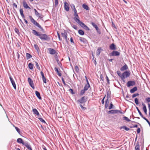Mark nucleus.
I'll use <instances>...</instances> for the list:
<instances>
[{
	"label": "nucleus",
	"mask_w": 150,
	"mask_h": 150,
	"mask_svg": "<svg viewBox=\"0 0 150 150\" xmlns=\"http://www.w3.org/2000/svg\"><path fill=\"white\" fill-rule=\"evenodd\" d=\"M32 33L35 35L38 36L42 41H49L50 40V35L45 34H40L34 30H32Z\"/></svg>",
	"instance_id": "1"
},
{
	"label": "nucleus",
	"mask_w": 150,
	"mask_h": 150,
	"mask_svg": "<svg viewBox=\"0 0 150 150\" xmlns=\"http://www.w3.org/2000/svg\"><path fill=\"white\" fill-rule=\"evenodd\" d=\"M29 18L31 22L34 25L37 26L38 28H39L42 32H45L43 28L41 27L40 25L31 16H29Z\"/></svg>",
	"instance_id": "2"
},
{
	"label": "nucleus",
	"mask_w": 150,
	"mask_h": 150,
	"mask_svg": "<svg viewBox=\"0 0 150 150\" xmlns=\"http://www.w3.org/2000/svg\"><path fill=\"white\" fill-rule=\"evenodd\" d=\"M87 100V97L84 96L81 98V99L78 100L77 102L80 104H83V105L84 106V103L86 102Z\"/></svg>",
	"instance_id": "3"
},
{
	"label": "nucleus",
	"mask_w": 150,
	"mask_h": 150,
	"mask_svg": "<svg viewBox=\"0 0 150 150\" xmlns=\"http://www.w3.org/2000/svg\"><path fill=\"white\" fill-rule=\"evenodd\" d=\"M62 37L65 39L66 42L68 43L69 39L67 38V34L66 30H64L63 32L61 33Z\"/></svg>",
	"instance_id": "4"
},
{
	"label": "nucleus",
	"mask_w": 150,
	"mask_h": 150,
	"mask_svg": "<svg viewBox=\"0 0 150 150\" xmlns=\"http://www.w3.org/2000/svg\"><path fill=\"white\" fill-rule=\"evenodd\" d=\"M91 24L96 29L98 33L99 34H100L101 33V32L97 25L95 23L92 22H91Z\"/></svg>",
	"instance_id": "5"
},
{
	"label": "nucleus",
	"mask_w": 150,
	"mask_h": 150,
	"mask_svg": "<svg viewBox=\"0 0 150 150\" xmlns=\"http://www.w3.org/2000/svg\"><path fill=\"white\" fill-rule=\"evenodd\" d=\"M130 75V73L128 71H126L124 72L122 75V80L123 81H124V79L125 78V77L127 78L129 77Z\"/></svg>",
	"instance_id": "6"
},
{
	"label": "nucleus",
	"mask_w": 150,
	"mask_h": 150,
	"mask_svg": "<svg viewBox=\"0 0 150 150\" xmlns=\"http://www.w3.org/2000/svg\"><path fill=\"white\" fill-rule=\"evenodd\" d=\"M120 52L117 51H113L110 53V56H116L120 55Z\"/></svg>",
	"instance_id": "7"
},
{
	"label": "nucleus",
	"mask_w": 150,
	"mask_h": 150,
	"mask_svg": "<svg viewBox=\"0 0 150 150\" xmlns=\"http://www.w3.org/2000/svg\"><path fill=\"white\" fill-rule=\"evenodd\" d=\"M136 83L134 81H130L127 83V86L128 87H129L131 86H133L135 85Z\"/></svg>",
	"instance_id": "8"
},
{
	"label": "nucleus",
	"mask_w": 150,
	"mask_h": 150,
	"mask_svg": "<svg viewBox=\"0 0 150 150\" xmlns=\"http://www.w3.org/2000/svg\"><path fill=\"white\" fill-rule=\"evenodd\" d=\"M9 79L14 89H16V86L15 81L11 76H9Z\"/></svg>",
	"instance_id": "9"
},
{
	"label": "nucleus",
	"mask_w": 150,
	"mask_h": 150,
	"mask_svg": "<svg viewBox=\"0 0 150 150\" xmlns=\"http://www.w3.org/2000/svg\"><path fill=\"white\" fill-rule=\"evenodd\" d=\"M28 81L29 82V83L30 84V86L33 88H34V84L33 83V81L32 80V79L30 78L29 77L28 78Z\"/></svg>",
	"instance_id": "10"
},
{
	"label": "nucleus",
	"mask_w": 150,
	"mask_h": 150,
	"mask_svg": "<svg viewBox=\"0 0 150 150\" xmlns=\"http://www.w3.org/2000/svg\"><path fill=\"white\" fill-rule=\"evenodd\" d=\"M23 145L25 146L29 150H30L32 149L30 144L28 142H25Z\"/></svg>",
	"instance_id": "11"
},
{
	"label": "nucleus",
	"mask_w": 150,
	"mask_h": 150,
	"mask_svg": "<svg viewBox=\"0 0 150 150\" xmlns=\"http://www.w3.org/2000/svg\"><path fill=\"white\" fill-rule=\"evenodd\" d=\"M64 8L67 11H69V4L66 2H65L64 3Z\"/></svg>",
	"instance_id": "12"
},
{
	"label": "nucleus",
	"mask_w": 150,
	"mask_h": 150,
	"mask_svg": "<svg viewBox=\"0 0 150 150\" xmlns=\"http://www.w3.org/2000/svg\"><path fill=\"white\" fill-rule=\"evenodd\" d=\"M49 53L51 54H54L56 53L55 50L53 49L49 48L48 49Z\"/></svg>",
	"instance_id": "13"
},
{
	"label": "nucleus",
	"mask_w": 150,
	"mask_h": 150,
	"mask_svg": "<svg viewBox=\"0 0 150 150\" xmlns=\"http://www.w3.org/2000/svg\"><path fill=\"white\" fill-rule=\"evenodd\" d=\"M74 19L76 21V22H77L78 21L77 20H79V17L77 13H76L74 14Z\"/></svg>",
	"instance_id": "14"
},
{
	"label": "nucleus",
	"mask_w": 150,
	"mask_h": 150,
	"mask_svg": "<svg viewBox=\"0 0 150 150\" xmlns=\"http://www.w3.org/2000/svg\"><path fill=\"white\" fill-rule=\"evenodd\" d=\"M23 6L24 8L26 9H30L29 6H28V4L25 1H23Z\"/></svg>",
	"instance_id": "15"
},
{
	"label": "nucleus",
	"mask_w": 150,
	"mask_h": 150,
	"mask_svg": "<svg viewBox=\"0 0 150 150\" xmlns=\"http://www.w3.org/2000/svg\"><path fill=\"white\" fill-rule=\"evenodd\" d=\"M77 20L78 21V22H77V23L82 28H83L86 25L84 23L81 21L80 20Z\"/></svg>",
	"instance_id": "16"
},
{
	"label": "nucleus",
	"mask_w": 150,
	"mask_h": 150,
	"mask_svg": "<svg viewBox=\"0 0 150 150\" xmlns=\"http://www.w3.org/2000/svg\"><path fill=\"white\" fill-rule=\"evenodd\" d=\"M110 49L111 50H115L116 49V47L114 43L111 44L109 46Z\"/></svg>",
	"instance_id": "17"
},
{
	"label": "nucleus",
	"mask_w": 150,
	"mask_h": 150,
	"mask_svg": "<svg viewBox=\"0 0 150 150\" xmlns=\"http://www.w3.org/2000/svg\"><path fill=\"white\" fill-rule=\"evenodd\" d=\"M128 69V67L126 64H125L123 67L121 68L120 70L122 71H123L125 70H126Z\"/></svg>",
	"instance_id": "18"
},
{
	"label": "nucleus",
	"mask_w": 150,
	"mask_h": 150,
	"mask_svg": "<svg viewBox=\"0 0 150 150\" xmlns=\"http://www.w3.org/2000/svg\"><path fill=\"white\" fill-rule=\"evenodd\" d=\"M56 57H55V59L57 63L58 64L59 66L61 68H62V64L59 61V60L58 59L57 56V54H56Z\"/></svg>",
	"instance_id": "19"
},
{
	"label": "nucleus",
	"mask_w": 150,
	"mask_h": 150,
	"mask_svg": "<svg viewBox=\"0 0 150 150\" xmlns=\"http://www.w3.org/2000/svg\"><path fill=\"white\" fill-rule=\"evenodd\" d=\"M79 40L81 42H83L84 44H86L87 43V40L83 38L80 37Z\"/></svg>",
	"instance_id": "20"
},
{
	"label": "nucleus",
	"mask_w": 150,
	"mask_h": 150,
	"mask_svg": "<svg viewBox=\"0 0 150 150\" xmlns=\"http://www.w3.org/2000/svg\"><path fill=\"white\" fill-rule=\"evenodd\" d=\"M142 105L143 106V109L146 114H147V109L145 105L143 102L142 103Z\"/></svg>",
	"instance_id": "21"
},
{
	"label": "nucleus",
	"mask_w": 150,
	"mask_h": 150,
	"mask_svg": "<svg viewBox=\"0 0 150 150\" xmlns=\"http://www.w3.org/2000/svg\"><path fill=\"white\" fill-rule=\"evenodd\" d=\"M35 94L39 99L40 100H41L42 99V98L41 97L40 94L39 92L38 91H35Z\"/></svg>",
	"instance_id": "22"
},
{
	"label": "nucleus",
	"mask_w": 150,
	"mask_h": 150,
	"mask_svg": "<svg viewBox=\"0 0 150 150\" xmlns=\"http://www.w3.org/2000/svg\"><path fill=\"white\" fill-rule=\"evenodd\" d=\"M17 142L19 143L22 144L23 145L24 144L25 142H23V139L21 138H18L17 139Z\"/></svg>",
	"instance_id": "23"
},
{
	"label": "nucleus",
	"mask_w": 150,
	"mask_h": 150,
	"mask_svg": "<svg viewBox=\"0 0 150 150\" xmlns=\"http://www.w3.org/2000/svg\"><path fill=\"white\" fill-rule=\"evenodd\" d=\"M137 90V87L135 86L130 90V92L131 93H134L135 91H136Z\"/></svg>",
	"instance_id": "24"
},
{
	"label": "nucleus",
	"mask_w": 150,
	"mask_h": 150,
	"mask_svg": "<svg viewBox=\"0 0 150 150\" xmlns=\"http://www.w3.org/2000/svg\"><path fill=\"white\" fill-rule=\"evenodd\" d=\"M34 46L35 49L36 50L37 52L38 53L40 51V50L38 45L36 44H35L34 45Z\"/></svg>",
	"instance_id": "25"
},
{
	"label": "nucleus",
	"mask_w": 150,
	"mask_h": 150,
	"mask_svg": "<svg viewBox=\"0 0 150 150\" xmlns=\"http://www.w3.org/2000/svg\"><path fill=\"white\" fill-rule=\"evenodd\" d=\"M101 50V47H99L97 50L96 54L97 56H98L100 55Z\"/></svg>",
	"instance_id": "26"
},
{
	"label": "nucleus",
	"mask_w": 150,
	"mask_h": 150,
	"mask_svg": "<svg viewBox=\"0 0 150 150\" xmlns=\"http://www.w3.org/2000/svg\"><path fill=\"white\" fill-rule=\"evenodd\" d=\"M109 99H107L105 101V108L106 109L108 106L109 103Z\"/></svg>",
	"instance_id": "27"
},
{
	"label": "nucleus",
	"mask_w": 150,
	"mask_h": 150,
	"mask_svg": "<svg viewBox=\"0 0 150 150\" xmlns=\"http://www.w3.org/2000/svg\"><path fill=\"white\" fill-rule=\"evenodd\" d=\"M33 111L34 114H36L37 115H39V113L38 111L36 109L34 108L33 109Z\"/></svg>",
	"instance_id": "28"
},
{
	"label": "nucleus",
	"mask_w": 150,
	"mask_h": 150,
	"mask_svg": "<svg viewBox=\"0 0 150 150\" xmlns=\"http://www.w3.org/2000/svg\"><path fill=\"white\" fill-rule=\"evenodd\" d=\"M54 70L55 71L57 72L58 75L59 76H61L62 75L61 73L60 72L58 69V68L57 67H55L54 68Z\"/></svg>",
	"instance_id": "29"
},
{
	"label": "nucleus",
	"mask_w": 150,
	"mask_h": 150,
	"mask_svg": "<svg viewBox=\"0 0 150 150\" xmlns=\"http://www.w3.org/2000/svg\"><path fill=\"white\" fill-rule=\"evenodd\" d=\"M20 13L21 16L23 18H25V16L23 13V9L22 8L20 9Z\"/></svg>",
	"instance_id": "30"
},
{
	"label": "nucleus",
	"mask_w": 150,
	"mask_h": 150,
	"mask_svg": "<svg viewBox=\"0 0 150 150\" xmlns=\"http://www.w3.org/2000/svg\"><path fill=\"white\" fill-rule=\"evenodd\" d=\"M120 129H121L122 128L124 129L125 130L127 131H128L129 130V128L127 127L126 126H122L120 127Z\"/></svg>",
	"instance_id": "31"
},
{
	"label": "nucleus",
	"mask_w": 150,
	"mask_h": 150,
	"mask_svg": "<svg viewBox=\"0 0 150 150\" xmlns=\"http://www.w3.org/2000/svg\"><path fill=\"white\" fill-rule=\"evenodd\" d=\"M28 66L29 69L31 70H32L33 68L34 65L31 63H29L28 64Z\"/></svg>",
	"instance_id": "32"
},
{
	"label": "nucleus",
	"mask_w": 150,
	"mask_h": 150,
	"mask_svg": "<svg viewBox=\"0 0 150 150\" xmlns=\"http://www.w3.org/2000/svg\"><path fill=\"white\" fill-rule=\"evenodd\" d=\"M82 7L84 9L87 10H89V8L88 6L84 4H83Z\"/></svg>",
	"instance_id": "33"
},
{
	"label": "nucleus",
	"mask_w": 150,
	"mask_h": 150,
	"mask_svg": "<svg viewBox=\"0 0 150 150\" xmlns=\"http://www.w3.org/2000/svg\"><path fill=\"white\" fill-rule=\"evenodd\" d=\"M78 33L81 35H83L84 34V32L82 30H78Z\"/></svg>",
	"instance_id": "34"
},
{
	"label": "nucleus",
	"mask_w": 150,
	"mask_h": 150,
	"mask_svg": "<svg viewBox=\"0 0 150 150\" xmlns=\"http://www.w3.org/2000/svg\"><path fill=\"white\" fill-rule=\"evenodd\" d=\"M26 59H28L32 57V55L28 53H26Z\"/></svg>",
	"instance_id": "35"
},
{
	"label": "nucleus",
	"mask_w": 150,
	"mask_h": 150,
	"mask_svg": "<svg viewBox=\"0 0 150 150\" xmlns=\"http://www.w3.org/2000/svg\"><path fill=\"white\" fill-rule=\"evenodd\" d=\"M136 109H137V110L138 111V112L139 113V114L140 115V116L142 117H144V116H143V115H142V113L141 112H140V111L139 110V109L137 107H136Z\"/></svg>",
	"instance_id": "36"
},
{
	"label": "nucleus",
	"mask_w": 150,
	"mask_h": 150,
	"mask_svg": "<svg viewBox=\"0 0 150 150\" xmlns=\"http://www.w3.org/2000/svg\"><path fill=\"white\" fill-rule=\"evenodd\" d=\"M111 94L110 91L109 92L108 90L107 91V98L109 99L110 98V95Z\"/></svg>",
	"instance_id": "37"
},
{
	"label": "nucleus",
	"mask_w": 150,
	"mask_h": 150,
	"mask_svg": "<svg viewBox=\"0 0 150 150\" xmlns=\"http://www.w3.org/2000/svg\"><path fill=\"white\" fill-rule=\"evenodd\" d=\"M122 119L123 120H126V121L128 122L131 121V120L129 119L128 118V117L125 116H124V117H123Z\"/></svg>",
	"instance_id": "38"
},
{
	"label": "nucleus",
	"mask_w": 150,
	"mask_h": 150,
	"mask_svg": "<svg viewBox=\"0 0 150 150\" xmlns=\"http://www.w3.org/2000/svg\"><path fill=\"white\" fill-rule=\"evenodd\" d=\"M86 91L84 89H83L79 93V95L80 96H82V95H83L85 93Z\"/></svg>",
	"instance_id": "39"
},
{
	"label": "nucleus",
	"mask_w": 150,
	"mask_h": 150,
	"mask_svg": "<svg viewBox=\"0 0 150 150\" xmlns=\"http://www.w3.org/2000/svg\"><path fill=\"white\" fill-rule=\"evenodd\" d=\"M90 87V85H88L85 84V85L83 89L87 91L88 89V88L89 87Z\"/></svg>",
	"instance_id": "40"
},
{
	"label": "nucleus",
	"mask_w": 150,
	"mask_h": 150,
	"mask_svg": "<svg viewBox=\"0 0 150 150\" xmlns=\"http://www.w3.org/2000/svg\"><path fill=\"white\" fill-rule=\"evenodd\" d=\"M34 11L35 12V15L36 16L38 17L39 16V15H40V14L35 9H34Z\"/></svg>",
	"instance_id": "41"
},
{
	"label": "nucleus",
	"mask_w": 150,
	"mask_h": 150,
	"mask_svg": "<svg viewBox=\"0 0 150 150\" xmlns=\"http://www.w3.org/2000/svg\"><path fill=\"white\" fill-rule=\"evenodd\" d=\"M119 113L121 114L122 113V112L121 111L117 110H114V114L118 113Z\"/></svg>",
	"instance_id": "42"
},
{
	"label": "nucleus",
	"mask_w": 150,
	"mask_h": 150,
	"mask_svg": "<svg viewBox=\"0 0 150 150\" xmlns=\"http://www.w3.org/2000/svg\"><path fill=\"white\" fill-rule=\"evenodd\" d=\"M38 118L40 120V121L44 123L45 124H46V123L45 122V121L41 117H38Z\"/></svg>",
	"instance_id": "43"
},
{
	"label": "nucleus",
	"mask_w": 150,
	"mask_h": 150,
	"mask_svg": "<svg viewBox=\"0 0 150 150\" xmlns=\"http://www.w3.org/2000/svg\"><path fill=\"white\" fill-rule=\"evenodd\" d=\"M71 27L72 28H73L74 29H75L76 30H77V27L76 25H73L72 23H71Z\"/></svg>",
	"instance_id": "44"
},
{
	"label": "nucleus",
	"mask_w": 150,
	"mask_h": 150,
	"mask_svg": "<svg viewBox=\"0 0 150 150\" xmlns=\"http://www.w3.org/2000/svg\"><path fill=\"white\" fill-rule=\"evenodd\" d=\"M62 81L63 83L65 85H67L69 87V88L70 87V86L69 85H68L67 84H66V83H65V81H64V79L63 77H62Z\"/></svg>",
	"instance_id": "45"
},
{
	"label": "nucleus",
	"mask_w": 150,
	"mask_h": 150,
	"mask_svg": "<svg viewBox=\"0 0 150 150\" xmlns=\"http://www.w3.org/2000/svg\"><path fill=\"white\" fill-rule=\"evenodd\" d=\"M114 106H113L112 103L111 102L110 104V105L109 107V109H111L112 108H114Z\"/></svg>",
	"instance_id": "46"
},
{
	"label": "nucleus",
	"mask_w": 150,
	"mask_h": 150,
	"mask_svg": "<svg viewBox=\"0 0 150 150\" xmlns=\"http://www.w3.org/2000/svg\"><path fill=\"white\" fill-rule=\"evenodd\" d=\"M117 74H118V76L120 77L121 78V79H122V75L121 74V72L119 71H117Z\"/></svg>",
	"instance_id": "47"
},
{
	"label": "nucleus",
	"mask_w": 150,
	"mask_h": 150,
	"mask_svg": "<svg viewBox=\"0 0 150 150\" xmlns=\"http://www.w3.org/2000/svg\"><path fill=\"white\" fill-rule=\"evenodd\" d=\"M134 101L136 105H138L139 104V102L138 101V99L137 98H135Z\"/></svg>",
	"instance_id": "48"
},
{
	"label": "nucleus",
	"mask_w": 150,
	"mask_h": 150,
	"mask_svg": "<svg viewBox=\"0 0 150 150\" xmlns=\"http://www.w3.org/2000/svg\"><path fill=\"white\" fill-rule=\"evenodd\" d=\"M15 32L16 33L18 34V35H19L20 33V32H19V30L17 28H15L14 29Z\"/></svg>",
	"instance_id": "49"
},
{
	"label": "nucleus",
	"mask_w": 150,
	"mask_h": 150,
	"mask_svg": "<svg viewBox=\"0 0 150 150\" xmlns=\"http://www.w3.org/2000/svg\"><path fill=\"white\" fill-rule=\"evenodd\" d=\"M139 95V94L138 93H135V94H133L132 96V98H134V97H136V96H138Z\"/></svg>",
	"instance_id": "50"
},
{
	"label": "nucleus",
	"mask_w": 150,
	"mask_h": 150,
	"mask_svg": "<svg viewBox=\"0 0 150 150\" xmlns=\"http://www.w3.org/2000/svg\"><path fill=\"white\" fill-rule=\"evenodd\" d=\"M142 118L147 122L149 125H150V122L147 119L144 117H143Z\"/></svg>",
	"instance_id": "51"
},
{
	"label": "nucleus",
	"mask_w": 150,
	"mask_h": 150,
	"mask_svg": "<svg viewBox=\"0 0 150 150\" xmlns=\"http://www.w3.org/2000/svg\"><path fill=\"white\" fill-rule=\"evenodd\" d=\"M35 64L36 65V67L38 69V70H40V67L38 63L37 62H35Z\"/></svg>",
	"instance_id": "52"
},
{
	"label": "nucleus",
	"mask_w": 150,
	"mask_h": 150,
	"mask_svg": "<svg viewBox=\"0 0 150 150\" xmlns=\"http://www.w3.org/2000/svg\"><path fill=\"white\" fill-rule=\"evenodd\" d=\"M135 149L136 150H140L139 146V144H137L135 147Z\"/></svg>",
	"instance_id": "53"
},
{
	"label": "nucleus",
	"mask_w": 150,
	"mask_h": 150,
	"mask_svg": "<svg viewBox=\"0 0 150 150\" xmlns=\"http://www.w3.org/2000/svg\"><path fill=\"white\" fill-rule=\"evenodd\" d=\"M15 129L17 131V132L19 133L20 134V130L19 128H18L17 127H15Z\"/></svg>",
	"instance_id": "54"
},
{
	"label": "nucleus",
	"mask_w": 150,
	"mask_h": 150,
	"mask_svg": "<svg viewBox=\"0 0 150 150\" xmlns=\"http://www.w3.org/2000/svg\"><path fill=\"white\" fill-rule=\"evenodd\" d=\"M69 91L70 92V93L72 94H75V92H74L73 90L71 88H70Z\"/></svg>",
	"instance_id": "55"
},
{
	"label": "nucleus",
	"mask_w": 150,
	"mask_h": 150,
	"mask_svg": "<svg viewBox=\"0 0 150 150\" xmlns=\"http://www.w3.org/2000/svg\"><path fill=\"white\" fill-rule=\"evenodd\" d=\"M75 69L76 71L77 72H78L79 71V68L76 65L75 66Z\"/></svg>",
	"instance_id": "56"
},
{
	"label": "nucleus",
	"mask_w": 150,
	"mask_h": 150,
	"mask_svg": "<svg viewBox=\"0 0 150 150\" xmlns=\"http://www.w3.org/2000/svg\"><path fill=\"white\" fill-rule=\"evenodd\" d=\"M80 106L81 108L83 110H85L86 109V107H84L82 104H80Z\"/></svg>",
	"instance_id": "57"
},
{
	"label": "nucleus",
	"mask_w": 150,
	"mask_h": 150,
	"mask_svg": "<svg viewBox=\"0 0 150 150\" xmlns=\"http://www.w3.org/2000/svg\"><path fill=\"white\" fill-rule=\"evenodd\" d=\"M108 114H114V110H112L108 111Z\"/></svg>",
	"instance_id": "58"
},
{
	"label": "nucleus",
	"mask_w": 150,
	"mask_h": 150,
	"mask_svg": "<svg viewBox=\"0 0 150 150\" xmlns=\"http://www.w3.org/2000/svg\"><path fill=\"white\" fill-rule=\"evenodd\" d=\"M145 100L147 103H149L150 102V98L148 97L147 98L145 99Z\"/></svg>",
	"instance_id": "59"
},
{
	"label": "nucleus",
	"mask_w": 150,
	"mask_h": 150,
	"mask_svg": "<svg viewBox=\"0 0 150 150\" xmlns=\"http://www.w3.org/2000/svg\"><path fill=\"white\" fill-rule=\"evenodd\" d=\"M83 28L86 30H90L89 28L86 25Z\"/></svg>",
	"instance_id": "60"
},
{
	"label": "nucleus",
	"mask_w": 150,
	"mask_h": 150,
	"mask_svg": "<svg viewBox=\"0 0 150 150\" xmlns=\"http://www.w3.org/2000/svg\"><path fill=\"white\" fill-rule=\"evenodd\" d=\"M73 6L74 7V14L77 13V12L76 10V9L75 6L73 4Z\"/></svg>",
	"instance_id": "61"
},
{
	"label": "nucleus",
	"mask_w": 150,
	"mask_h": 150,
	"mask_svg": "<svg viewBox=\"0 0 150 150\" xmlns=\"http://www.w3.org/2000/svg\"><path fill=\"white\" fill-rule=\"evenodd\" d=\"M43 17H44V16L43 15H41V14H40V15H39V16H38L39 18H40L42 20H42V18H43Z\"/></svg>",
	"instance_id": "62"
},
{
	"label": "nucleus",
	"mask_w": 150,
	"mask_h": 150,
	"mask_svg": "<svg viewBox=\"0 0 150 150\" xmlns=\"http://www.w3.org/2000/svg\"><path fill=\"white\" fill-rule=\"evenodd\" d=\"M42 79L43 81V82L45 83H46L47 81H46V79L45 77H43L42 78Z\"/></svg>",
	"instance_id": "63"
},
{
	"label": "nucleus",
	"mask_w": 150,
	"mask_h": 150,
	"mask_svg": "<svg viewBox=\"0 0 150 150\" xmlns=\"http://www.w3.org/2000/svg\"><path fill=\"white\" fill-rule=\"evenodd\" d=\"M55 6H57L58 4V0H55Z\"/></svg>",
	"instance_id": "64"
}]
</instances>
